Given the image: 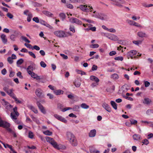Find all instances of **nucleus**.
<instances>
[{
    "label": "nucleus",
    "instance_id": "f257e3e1",
    "mask_svg": "<svg viewBox=\"0 0 153 153\" xmlns=\"http://www.w3.org/2000/svg\"><path fill=\"white\" fill-rule=\"evenodd\" d=\"M67 139L73 146L77 145L76 139L75 135L71 132L68 131L66 133Z\"/></svg>",
    "mask_w": 153,
    "mask_h": 153
},
{
    "label": "nucleus",
    "instance_id": "f03ea898",
    "mask_svg": "<svg viewBox=\"0 0 153 153\" xmlns=\"http://www.w3.org/2000/svg\"><path fill=\"white\" fill-rule=\"evenodd\" d=\"M54 33L56 36L59 38L65 37L67 36V34L62 30L55 31Z\"/></svg>",
    "mask_w": 153,
    "mask_h": 153
},
{
    "label": "nucleus",
    "instance_id": "7ed1b4c3",
    "mask_svg": "<svg viewBox=\"0 0 153 153\" xmlns=\"http://www.w3.org/2000/svg\"><path fill=\"white\" fill-rule=\"evenodd\" d=\"M10 124L9 123L2 120L0 117V127L6 128H7L10 127Z\"/></svg>",
    "mask_w": 153,
    "mask_h": 153
},
{
    "label": "nucleus",
    "instance_id": "20e7f679",
    "mask_svg": "<svg viewBox=\"0 0 153 153\" xmlns=\"http://www.w3.org/2000/svg\"><path fill=\"white\" fill-rule=\"evenodd\" d=\"M95 17L102 20H106L108 19L107 15L101 13H98L97 14Z\"/></svg>",
    "mask_w": 153,
    "mask_h": 153
},
{
    "label": "nucleus",
    "instance_id": "39448f33",
    "mask_svg": "<svg viewBox=\"0 0 153 153\" xmlns=\"http://www.w3.org/2000/svg\"><path fill=\"white\" fill-rule=\"evenodd\" d=\"M35 93L37 96L39 98H42L44 97L42 91L40 88H37L36 89Z\"/></svg>",
    "mask_w": 153,
    "mask_h": 153
},
{
    "label": "nucleus",
    "instance_id": "423d86ee",
    "mask_svg": "<svg viewBox=\"0 0 153 153\" xmlns=\"http://www.w3.org/2000/svg\"><path fill=\"white\" fill-rule=\"evenodd\" d=\"M36 104L38 106V107L39 109L41 111V112L44 114H46V111L44 108L43 107L42 105L40 103V102L38 101L37 102H36Z\"/></svg>",
    "mask_w": 153,
    "mask_h": 153
},
{
    "label": "nucleus",
    "instance_id": "0eeeda50",
    "mask_svg": "<svg viewBox=\"0 0 153 153\" xmlns=\"http://www.w3.org/2000/svg\"><path fill=\"white\" fill-rule=\"evenodd\" d=\"M70 21L72 23H75L79 25H81L82 24L81 21L76 18H72L70 19Z\"/></svg>",
    "mask_w": 153,
    "mask_h": 153
},
{
    "label": "nucleus",
    "instance_id": "6e6552de",
    "mask_svg": "<svg viewBox=\"0 0 153 153\" xmlns=\"http://www.w3.org/2000/svg\"><path fill=\"white\" fill-rule=\"evenodd\" d=\"M89 149L91 153H100V151L96 149L94 146H90Z\"/></svg>",
    "mask_w": 153,
    "mask_h": 153
},
{
    "label": "nucleus",
    "instance_id": "1a4fd4ad",
    "mask_svg": "<svg viewBox=\"0 0 153 153\" xmlns=\"http://www.w3.org/2000/svg\"><path fill=\"white\" fill-rule=\"evenodd\" d=\"M137 36L141 38L147 37L148 36L146 33L142 31L138 32L137 33Z\"/></svg>",
    "mask_w": 153,
    "mask_h": 153
},
{
    "label": "nucleus",
    "instance_id": "9d476101",
    "mask_svg": "<svg viewBox=\"0 0 153 153\" xmlns=\"http://www.w3.org/2000/svg\"><path fill=\"white\" fill-rule=\"evenodd\" d=\"M102 106L108 112H111V108L107 104L104 103L102 104Z\"/></svg>",
    "mask_w": 153,
    "mask_h": 153
},
{
    "label": "nucleus",
    "instance_id": "9b49d317",
    "mask_svg": "<svg viewBox=\"0 0 153 153\" xmlns=\"http://www.w3.org/2000/svg\"><path fill=\"white\" fill-rule=\"evenodd\" d=\"M14 90L13 89H10L8 92H7V94L11 97L12 98L16 96L13 93V91Z\"/></svg>",
    "mask_w": 153,
    "mask_h": 153
},
{
    "label": "nucleus",
    "instance_id": "f8f14e48",
    "mask_svg": "<svg viewBox=\"0 0 153 153\" xmlns=\"http://www.w3.org/2000/svg\"><path fill=\"white\" fill-rule=\"evenodd\" d=\"M96 131L95 129L92 130L89 134V136L90 137H94L96 134Z\"/></svg>",
    "mask_w": 153,
    "mask_h": 153
},
{
    "label": "nucleus",
    "instance_id": "ddd939ff",
    "mask_svg": "<svg viewBox=\"0 0 153 153\" xmlns=\"http://www.w3.org/2000/svg\"><path fill=\"white\" fill-rule=\"evenodd\" d=\"M90 79L93 81H94L97 83H98L99 81V79L97 77L94 76H91L90 77Z\"/></svg>",
    "mask_w": 153,
    "mask_h": 153
},
{
    "label": "nucleus",
    "instance_id": "4468645a",
    "mask_svg": "<svg viewBox=\"0 0 153 153\" xmlns=\"http://www.w3.org/2000/svg\"><path fill=\"white\" fill-rule=\"evenodd\" d=\"M152 100L148 98H146L144 99V101H143V103L144 104L149 105L152 102Z\"/></svg>",
    "mask_w": 153,
    "mask_h": 153
},
{
    "label": "nucleus",
    "instance_id": "2eb2a0df",
    "mask_svg": "<svg viewBox=\"0 0 153 153\" xmlns=\"http://www.w3.org/2000/svg\"><path fill=\"white\" fill-rule=\"evenodd\" d=\"M1 37L3 42L4 44H6L7 42V39L6 38V36L4 34H2L1 36Z\"/></svg>",
    "mask_w": 153,
    "mask_h": 153
},
{
    "label": "nucleus",
    "instance_id": "dca6fc26",
    "mask_svg": "<svg viewBox=\"0 0 153 153\" xmlns=\"http://www.w3.org/2000/svg\"><path fill=\"white\" fill-rule=\"evenodd\" d=\"M16 35L14 34H12L10 36V39L13 41H15V39L16 38V37L17 36V35H18V33H16V32H15L14 33Z\"/></svg>",
    "mask_w": 153,
    "mask_h": 153
},
{
    "label": "nucleus",
    "instance_id": "f3484780",
    "mask_svg": "<svg viewBox=\"0 0 153 153\" xmlns=\"http://www.w3.org/2000/svg\"><path fill=\"white\" fill-rule=\"evenodd\" d=\"M109 38L111 40L114 41H117L119 39V38L117 36L113 34L111 35Z\"/></svg>",
    "mask_w": 153,
    "mask_h": 153
},
{
    "label": "nucleus",
    "instance_id": "a211bd4d",
    "mask_svg": "<svg viewBox=\"0 0 153 153\" xmlns=\"http://www.w3.org/2000/svg\"><path fill=\"white\" fill-rule=\"evenodd\" d=\"M63 92L64 91L60 89L54 90L53 91L54 93L56 95H59L60 94H62L63 93Z\"/></svg>",
    "mask_w": 153,
    "mask_h": 153
},
{
    "label": "nucleus",
    "instance_id": "6ab92c4d",
    "mask_svg": "<svg viewBox=\"0 0 153 153\" xmlns=\"http://www.w3.org/2000/svg\"><path fill=\"white\" fill-rule=\"evenodd\" d=\"M51 144L54 148L58 149H60V148H59L57 143L54 140L51 143Z\"/></svg>",
    "mask_w": 153,
    "mask_h": 153
},
{
    "label": "nucleus",
    "instance_id": "aec40b11",
    "mask_svg": "<svg viewBox=\"0 0 153 153\" xmlns=\"http://www.w3.org/2000/svg\"><path fill=\"white\" fill-rule=\"evenodd\" d=\"M140 136L139 134H135L133 136V138L134 140H140Z\"/></svg>",
    "mask_w": 153,
    "mask_h": 153
},
{
    "label": "nucleus",
    "instance_id": "412c9836",
    "mask_svg": "<svg viewBox=\"0 0 153 153\" xmlns=\"http://www.w3.org/2000/svg\"><path fill=\"white\" fill-rule=\"evenodd\" d=\"M111 104L113 108L115 110H117V104L115 102L113 101H111Z\"/></svg>",
    "mask_w": 153,
    "mask_h": 153
},
{
    "label": "nucleus",
    "instance_id": "4be33fe9",
    "mask_svg": "<svg viewBox=\"0 0 153 153\" xmlns=\"http://www.w3.org/2000/svg\"><path fill=\"white\" fill-rule=\"evenodd\" d=\"M42 13L46 16H51L53 15V14L50 12L46 10L43 11Z\"/></svg>",
    "mask_w": 153,
    "mask_h": 153
},
{
    "label": "nucleus",
    "instance_id": "5701e85b",
    "mask_svg": "<svg viewBox=\"0 0 153 153\" xmlns=\"http://www.w3.org/2000/svg\"><path fill=\"white\" fill-rule=\"evenodd\" d=\"M45 139L48 142L51 144L54 140L53 138L49 137L47 136L45 137Z\"/></svg>",
    "mask_w": 153,
    "mask_h": 153
},
{
    "label": "nucleus",
    "instance_id": "b1692460",
    "mask_svg": "<svg viewBox=\"0 0 153 153\" xmlns=\"http://www.w3.org/2000/svg\"><path fill=\"white\" fill-rule=\"evenodd\" d=\"M79 8L83 11H86V7L85 5H82L79 6V7H78L77 8Z\"/></svg>",
    "mask_w": 153,
    "mask_h": 153
},
{
    "label": "nucleus",
    "instance_id": "393cba45",
    "mask_svg": "<svg viewBox=\"0 0 153 153\" xmlns=\"http://www.w3.org/2000/svg\"><path fill=\"white\" fill-rule=\"evenodd\" d=\"M27 20L28 22H30L31 20V18L32 17V14L31 13H29L28 14Z\"/></svg>",
    "mask_w": 153,
    "mask_h": 153
},
{
    "label": "nucleus",
    "instance_id": "a878e982",
    "mask_svg": "<svg viewBox=\"0 0 153 153\" xmlns=\"http://www.w3.org/2000/svg\"><path fill=\"white\" fill-rule=\"evenodd\" d=\"M80 107L79 105H75L74 106L73 108L72 109L75 111H79V109Z\"/></svg>",
    "mask_w": 153,
    "mask_h": 153
},
{
    "label": "nucleus",
    "instance_id": "bb28decb",
    "mask_svg": "<svg viewBox=\"0 0 153 153\" xmlns=\"http://www.w3.org/2000/svg\"><path fill=\"white\" fill-rule=\"evenodd\" d=\"M111 78L114 79H117L119 78V76L117 74H114L111 75Z\"/></svg>",
    "mask_w": 153,
    "mask_h": 153
},
{
    "label": "nucleus",
    "instance_id": "cd10ccee",
    "mask_svg": "<svg viewBox=\"0 0 153 153\" xmlns=\"http://www.w3.org/2000/svg\"><path fill=\"white\" fill-rule=\"evenodd\" d=\"M12 113H13L14 114H15L16 115L17 117H18L19 115V113L17 111V107H15L13 108V111Z\"/></svg>",
    "mask_w": 153,
    "mask_h": 153
},
{
    "label": "nucleus",
    "instance_id": "c85d7f7f",
    "mask_svg": "<svg viewBox=\"0 0 153 153\" xmlns=\"http://www.w3.org/2000/svg\"><path fill=\"white\" fill-rule=\"evenodd\" d=\"M59 16L62 19V20H64L66 17L65 14L63 13H60L59 14Z\"/></svg>",
    "mask_w": 153,
    "mask_h": 153
},
{
    "label": "nucleus",
    "instance_id": "c756f323",
    "mask_svg": "<svg viewBox=\"0 0 153 153\" xmlns=\"http://www.w3.org/2000/svg\"><path fill=\"white\" fill-rule=\"evenodd\" d=\"M1 102L2 104L4 105H5L7 106L9 104V103L5 101L4 99L2 100L1 101Z\"/></svg>",
    "mask_w": 153,
    "mask_h": 153
},
{
    "label": "nucleus",
    "instance_id": "7c9ffc66",
    "mask_svg": "<svg viewBox=\"0 0 153 153\" xmlns=\"http://www.w3.org/2000/svg\"><path fill=\"white\" fill-rule=\"evenodd\" d=\"M92 10L93 8L91 6H90V5H88V6L87 5V12H92Z\"/></svg>",
    "mask_w": 153,
    "mask_h": 153
},
{
    "label": "nucleus",
    "instance_id": "2f4dec72",
    "mask_svg": "<svg viewBox=\"0 0 153 153\" xmlns=\"http://www.w3.org/2000/svg\"><path fill=\"white\" fill-rule=\"evenodd\" d=\"M30 109L35 113L37 114L38 113V111L37 109L35 108L33 106H30Z\"/></svg>",
    "mask_w": 153,
    "mask_h": 153
},
{
    "label": "nucleus",
    "instance_id": "473e14b6",
    "mask_svg": "<svg viewBox=\"0 0 153 153\" xmlns=\"http://www.w3.org/2000/svg\"><path fill=\"white\" fill-rule=\"evenodd\" d=\"M74 84L76 87H79L80 85V82L79 80H77L74 82Z\"/></svg>",
    "mask_w": 153,
    "mask_h": 153
},
{
    "label": "nucleus",
    "instance_id": "72a5a7b5",
    "mask_svg": "<svg viewBox=\"0 0 153 153\" xmlns=\"http://www.w3.org/2000/svg\"><path fill=\"white\" fill-rule=\"evenodd\" d=\"M96 28L95 27H90V28H87V31L91 30L92 31H95L96 30Z\"/></svg>",
    "mask_w": 153,
    "mask_h": 153
},
{
    "label": "nucleus",
    "instance_id": "f704fd0d",
    "mask_svg": "<svg viewBox=\"0 0 153 153\" xmlns=\"http://www.w3.org/2000/svg\"><path fill=\"white\" fill-rule=\"evenodd\" d=\"M99 47V45L97 44H92L90 45V48H98Z\"/></svg>",
    "mask_w": 153,
    "mask_h": 153
},
{
    "label": "nucleus",
    "instance_id": "c9c22d12",
    "mask_svg": "<svg viewBox=\"0 0 153 153\" xmlns=\"http://www.w3.org/2000/svg\"><path fill=\"white\" fill-rule=\"evenodd\" d=\"M43 133L49 136H50L52 134V132H50L48 130H47L46 131H44L43 132Z\"/></svg>",
    "mask_w": 153,
    "mask_h": 153
},
{
    "label": "nucleus",
    "instance_id": "e433bc0d",
    "mask_svg": "<svg viewBox=\"0 0 153 153\" xmlns=\"http://www.w3.org/2000/svg\"><path fill=\"white\" fill-rule=\"evenodd\" d=\"M10 116L11 118L13 119L16 120L17 119V116L15 114L13 113H11Z\"/></svg>",
    "mask_w": 153,
    "mask_h": 153
},
{
    "label": "nucleus",
    "instance_id": "4c0bfd02",
    "mask_svg": "<svg viewBox=\"0 0 153 153\" xmlns=\"http://www.w3.org/2000/svg\"><path fill=\"white\" fill-rule=\"evenodd\" d=\"M24 62V60L22 59H20L18 60L16 62V64L17 65H20L22 64Z\"/></svg>",
    "mask_w": 153,
    "mask_h": 153
},
{
    "label": "nucleus",
    "instance_id": "58836bf2",
    "mask_svg": "<svg viewBox=\"0 0 153 153\" xmlns=\"http://www.w3.org/2000/svg\"><path fill=\"white\" fill-rule=\"evenodd\" d=\"M21 38L22 40H24L25 42H27L28 43H29L30 42V41L28 40L26 37H24V36H22L21 37Z\"/></svg>",
    "mask_w": 153,
    "mask_h": 153
},
{
    "label": "nucleus",
    "instance_id": "ea45409f",
    "mask_svg": "<svg viewBox=\"0 0 153 153\" xmlns=\"http://www.w3.org/2000/svg\"><path fill=\"white\" fill-rule=\"evenodd\" d=\"M40 65L43 68H45L46 67L47 65L45 62L42 61L40 62Z\"/></svg>",
    "mask_w": 153,
    "mask_h": 153
},
{
    "label": "nucleus",
    "instance_id": "a19ab883",
    "mask_svg": "<svg viewBox=\"0 0 153 153\" xmlns=\"http://www.w3.org/2000/svg\"><path fill=\"white\" fill-rule=\"evenodd\" d=\"M133 43L137 45H138L139 44H141L142 43V41H133Z\"/></svg>",
    "mask_w": 153,
    "mask_h": 153
},
{
    "label": "nucleus",
    "instance_id": "79ce46f5",
    "mask_svg": "<svg viewBox=\"0 0 153 153\" xmlns=\"http://www.w3.org/2000/svg\"><path fill=\"white\" fill-rule=\"evenodd\" d=\"M13 59L10 57H9L7 58V60L10 64H12L13 62Z\"/></svg>",
    "mask_w": 153,
    "mask_h": 153
},
{
    "label": "nucleus",
    "instance_id": "37998d69",
    "mask_svg": "<svg viewBox=\"0 0 153 153\" xmlns=\"http://www.w3.org/2000/svg\"><path fill=\"white\" fill-rule=\"evenodd\" d=\"M28 53L29 55L32 57L33 58L35 59L36 58V56L35 54L32 52L29 51Z\"/></svg>",
    "mask_w": 153,
    "mask_h": 153
},
{
    "label": "nucleus",
    "instance_id": "c03bdc74",
    "mask_svg": "<svg viewBox=\"0 0 153 153\" xmlns=\"http://www.w3.org/2000/svg\"><path fill=\"white\" fill-rule=\"evenodd\" d=\"M32 50L35 49L37 51H39L40 50V48L38 46L35 45L32 47V49H31Z\"/></svg>",
    "mask_w": 153,
    "mask_h": 153
},
{
    "label": "nucleus",
    "instance_id": "a18cd8bd",
    "mask_svg": "<svg viewBox=\"0 0 153 153\" xmlns=\"http://www.w3.org/2000/svg\"><path fill=\"white\" fill-rule=\"evenodd\" d=\"M114 59L115 60L122 61L123 60V57L122 56H118L115 57Z\"/></svg>",
    "mask_w": 153,
    "mask_h": 153
},
{
    "label": "nucleus",
    "instance_id": "49530a36",
    "mask_svg": "<svg viewBox=\"0 0 153 153\" xmlns=\"http://www.w3.org/2000/svg\"><path fill=\"white\" fill-rule=\"evenodd\" d=\"M28 137L30 138L31 139H32L33 138V134L32 132L31 131H29V132Z\"/></svg>",
    "mask_w": 153,
    "mask_h": 153
},
{
    "label": "nucleus",
    "instance_id": "de8ad7c7",
    "mask_svg": "<svg viewBox=\"0 0 153 153\" xmlns=\"http://www.w3.org/2000/svg\"><path fill=\"white\" fill-rule=\"evenodd\" d=\"M17 76L21 79H23V77L22 75V73L21 72L19 71L17 74Z\"/></svg>",
    "mask_w": 153,
    "mask_h": 153
},
{
    "label": "nucleus",
    "instance_id": "09e8293b",
    "mask_svg": "<svg viewBox=\"0 0 153 153\" xmlns=\"http://www.w3.org/2000/svg\"><path fill=\"white\" fill-rule=\"evenodd\" d=\"M33 20L36 23H38L39 22V20L38 17H34L33 19Z\"/></svg>",
    "mask_w": 153,
    "mask_h": 153
},
{
    "label": "nucleus",
    "instance_id": "8fccbe9b",
    "mask_svg": "<svg viewBox=\"0 0 153 153\" xmlns=\"http://www.w3.org/2000/svg\"><path fill=\"white\" fill-rule=\"evenodd\" d=\"M111 4H112L113 5H116L117 6H118L120 7H123V5H122L121 4H120L119 3V2H118V3H112Z\"/></svg>",
    "mask_w": 153,
    "mask_h": 153
},
{
    "label": "nucleus",
    "instance_id": "3c124183",
    "mask_svg": "<svg viewBox=\"0 0 153 153\" xmlns=\"http://www.w3.org/2000/svg\"><path fill=\"white\" fill-rule=\"evenodd\" d=\"M10 73L9 76L10 77H13L14 76L15 74V72H14L12 70H10Z\"/></svg>",
    "mask_w": 153,
    "mask_h": 153
},
{
    "label": "nucleus",
    "instance_id": "603ef678",
    "mask_svg": "<svg viewBox=\"0 0 153 153\" xmlns=\"http://www.w3.org/2000/svg\"><path fill=\"white\" fill-rule=\"evenodd\" d=\"M131 124H135L137 123V121L136 120L131 119L130 120Z\"/></svg>",
    "mask_w": 153,
    "mask_h": 153
},
{
    "label": "nucleus",
    "instance_id": "864d4df0",
    "mask_svg": "<svg viewBox=\"0 0 153 153\" xmlns=\"http://www.w3.org/2000/svg\"><path fill=\"white\" fill-rule=\"evenodd\" d=\"M146 113L148 115H150L151 113H153V110L152 109H148L146 111Z\"/></svg>",
    "mask_w": 153,
    "mask_h": 153
},
{
    "label": "nucleus",
    "instance_id": "5fc2aeb1",
    "mask_svg": "<svg viewBox=\"0 0 153 153\" xmlns=\"http://www.w3.org/2000/svg\"><path fill=\"white\" fill-rule=\"evenodd\" d=\"M133 25H134V26H136L137 27H142V26L141 25L138 24V23L135 22L134 21V23H133Z\"/></svg>",
    "mask_w": 153,
    "mask_h": 153
},
{
    "label": "nucleus",
    "instance_id": "6e6d98bb",
    "mask_svg": "<svg viewBox=\"0 0 153 153\" xmlns=\"http://www.w3.org/2000/svg\"><path fill=\"white\" fill-rule=\"evenodd\" d=\"M129 53V52H128L127 53V56H128V59H129V58H131V59H133V54H132V53Z\"/></svg>",
    "mask_w": 153,
    "mask_h": 153
},
{
    "label": "nucleus",
    "instance_id": "4d7b16f0",
    "mask_svg": "<svg viewBox=\"0 0 153 153\" xmlns=\"http://www.w3.org/2000/svg\"><path fill=\"white\" fill-rule=\"evenodd\" d=\"M145 86L146 87H148L150 85V83L147 81H145L144 82Z\"/></svg>",
    "mask_w": 153,
    "mask_h": 153
},
{
    "label": "nucleus",
    "instance_id": "13d9d810",
    "mask_svg": "<svg viewBox=\"0 0 153 153\" xmlns=\"http://www.w3.org/2000/svg\"><path fill=\"white\" fill-rule=\"evenodd\" d=\"M54 117L57 119L59 120H60L61 119L62 117V116L56 114H55L54 115Z\"/></svg>",
    "mask_w": 153,
    "mask_h": 153
},
{
    "label": "nucleus",
    "instance_id": "bf43d9fd",
    "mask_svg": "<svg viewBox=\"0 0 153 153\" xmlns=\"http://www.w3.org/2000/svg\"><path fill=\"white\" fill-rule=\"evenodd\" d=\"M129 52V53H132V54H133V56H134V55H135L137 54V52L136 51L134 50H133L130 51Z\"/></svg>",
    "mask_w": 153,
    "mask_h": 153
},
{
    "label": "nucleus",
    "instance_id": "052dcab7",
    "mask_svg": "<svg viewBox=\"0 0 153 153\" xmlns=\"http://www.w3.org/2000/svg\"><path fill=\"white\" fill-rule=\"evenodd\" d=\"M142 143L144 144L147 145L149 143V141L147 139H145L142 141Z\"/></svg>",
    "mask_w": 153,
    "mask_h": 153
},
{
    "label": "nucleus",
    "instance_id": "680f3d73",
    "mask_svg": "<svg viewBox=\"0 0 153 153\" xmlns=\"http://www.w3.org/2000/svg\"><path fill=\"white\" fill-rule=\"evenodd\" d=\"M107 31L112 33H115L116 31V30L113 28H111L110 29L108 28Z\"/></svg>",
    "mask_w": 153,
    "mask_h": 153
},
{
    "label": "nucleus",
    "instance_id": "e2e57ef3",
    "mask_svg": "<svg viewBox=\"0 0 153 153\" xmlns=\"http://www.w3.org/2000/svg\"><path fill=\"white\" fill-rule=\"evenodd\" d=\"M41 24L45 26L47 23L44 20H41L39 22Z\"/></svg>",
    "mask_w": 153,
    "mask_h": 153
},
{
    "label": "nucleus",
    "instance_id": "0e129e2a",
    "mask_svg": "<svg viewBox=\"0 0 153 153\" xmlns=\"http://www.w3.org/2000/svg\"><path fill=\"white\" fill-rule=\"evenodd\" d=\"M66 5L67 7L69 8L72 9L73 8V6L71 4H67Z\"/></svg>",
    "mask_w": 153,
    "mask_h": 153
},
{
    "label": "nucleus",
    "instance_id": "69168bd1",
    "mask_svg": "<svg viewBox=\"0 0 153 153\" xmlns=\"http://www.w3.org/2000/svg\"><path fill=\"white\" fill-rule=\"evenodd\" d=\"M25 45L27 47V48H29L30 49H32V46L31 44L25 43Z\"/></svg>",
    "mask_w": 153,
    "mask_h": 153
},
{
    "label": "nucleus",
    "instance_id": "338daca9",
    "mask_svg": "<svg viewBox=\"0 0 153 153\" xmlns=\"http://www.w3.org/2000/svg\"><path fill=\"white\" fill-rule=\"evenodd\" d=\"M60 55L62 57L63 59H66L68 58L67 56L65 55L64 54L61 53L60 54Z\"/></svg>",
    "mask_w": 153,
    "mask_h": 153
},
{
    "label": "nucleus",
    "instance_id": "774afa93",
    "mask_svg": "<svg viewBox=\"0 0 153 153\" xmlns=\"http://www.w3.org/2000/svg\"><path fill=\"white\" fill-rule=\"evenodd\" d=\"M116 53V52L115 51H111L109 53L110 56H113L115 55Z\"/></svg>",
    "mask_w": 153,
    "mask_h": 153
}]
</instances>
